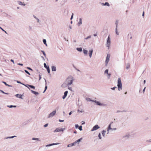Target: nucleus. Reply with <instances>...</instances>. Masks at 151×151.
<instances>
[{"instance_id":"39448f33","label":"nucleus","mask_w":151,"mask_h":151,"mask_svg":"<svg viewBox=\"0 0 151 151\" xmlns=\"http://www.w3.org/2000/svg\"><path fill=\"white\" fill-rule=\"evenodd\" d=\"M110 55L109 54H107L106 57V59L105 61V65L107 66L108 62L109 61Z\"/></svg>"},{"instance_id":"f8f14e48","label":"nucleus","mask_w":151,"mask_h":151,"mask_svg":"<svg viewBox=\"0 0 151 151\" xmlns=\"http://www.w3.org/2000/svg\"><path fill=\"white\" fill-rule=\"evenodd\" d=\"M83 53L84 55L86 56L87 55L88 51L87 50H86L84 48L83 49Z\"/></svg>"},{"instance_id":"9b49d317","label":"nucleus","mask_w":151,"mask_h":151,"mask_svg":"<svg viewBox=\"0 0 151 151\" xmlns=\"http://www.w3.org/2000/svg\"><path fill=\"white\" fill-rule=\"evenodd\" d=\"M59 144H60L59 143H52V144L47 145H46V147H50V146H51L54 145H58Z\"/></svg>"},{"instance_id":"052dcab7","label":"nucleus","mask_w":151,"mask_h":151,"mask_svg":"<svg viewBox=\"0 0 151 151\" xmlns=\"http://www.w3.org/2000/svg\"><path fill=\"white\" fill-rule=\"evenodd\" d=\"M69 28L70 29H72V26L71 25H70L69 26Z\"/></svg>"},{"instance_id":"dca6fc26","label":"nucleus","mask_w":151,"mask_h":151,"mask_svg":"<svg viewBox=\"0 0 151 151\" xmlns=\"http://www.w3.org/2000/svg\"><path fill=\"white\" fill-rule=\"evenodd\" d=\"M76 50L80 52H81L83 51L82 48L81 47L79 48H77Z\"/></svg>"},{"instance_id":"f03ea898","label":"nucleus","mask_w":151,"mask_h":151,"mask_svg":"<svg viewBox=\"0 0 151 151\" xmlns=\"http://www.w3.org/2000/svg\"><path fill=\"white\" fill-rule=\"evenodd\" d=\"M118 90L119 91H120L122 90V86L121 79L118 78L117 80V85Z\"/></svg>"},{"instance_id":"338daca9","label":"nucleus","mask_w":151,"mask_h":151,"mask_svg":"<svg viewBox=\"0 0 151 151\" xmlns=\"http://www.w3.org/2000/svg\"><path fill=\"white\" fill-rule=\"evenodd\" d=\"M11 61L12 62L14 63V60L12 59H11Z\"/></svg>"},{"instance_id":"bf43d9fd","label":"nucleus","mask_w":151,"mask_h":151,"mask_svg":"<svg viewBox=\"0 0 151 151\" xmlns=\"http://www.w3.org/2000/svg\"><path fill=\"white\" fill-rule=\"evenodd\" d=\"M27 68L31 70H32L29 67H27Z\"/></svg>"},{"instance_id":"c9c22d12","label":"nucleus","mask_w":151,"mask_h":151,"mask_svg":"<svg viewBox=\"0 0 151 151\" xmlns=\"http://www.w3.org/2000/svg\"><path fill=\"white\" fill-rule=\"evenodd\" d=\"M108 71H109V70L108 69H106L104 71V73H106L107 74L109 73Z\"/></svg>"},{"instance_id":"58836bf2","label":"nucleus","mask_w":151,"mask_h":151,"mask_svg":"<svg viewBox=\"0 0 151 151\" xmlns=\"http://www.w3.org/2000/svg\"><path fill=\"white\" fill-rule=\"evenodd\" d=\"M47 69L48 73H50V69L49 67H48V68H47V69Z\"/></svg>"},{"instance_id":"e2e57ef3","label":"nucleus","mask_w":151,"mask_h":151,"mask_svg":"<svg viewBox=\"0 0 151 151\" xmlns=\"http://www.w3.org/2000/svg\"><path fill=\"white\" fill-rule=\"evenodd\" d=\"M82 123L81 124L82 125H83L85 124V122H84V121H82Z\"/></svg>"},{"instance_id":"4c0bfd02","label":"nucleus","mask_w":151,"mask_h":151,"mask_svg":"<svg viewBox=\"0 0 151 151\" xmlns=\"http://www.w3.org/2000/svg\"><path fill=\"white\" fill-rule=\"evenodd\" d=\"M107 75V77L108 78V79H109L111 75V74L108 73Z\"/></svg>"},{"instance_id":"680f3d73","label":"nucleus","mask_w":151,"mask_h":151,"mask_svg":"<svg viewBox=\"0 0 151 151\" xmlns=\"http://www.w3.org/2000/svg\"><path fill=\"white\" fill-rule=\"evenodd\" d=\"M73 112V111H70L69 113V114L70 115L71 114H72Z\"/></svg>"},{"instance_id":"09e8293b","label":"nucleus","mask_w":151,"mask_h":151,"mask_svg":"<svg viewBox=\"0 0 151 151\" xmlns=\"http://www.w3.org/2000/svg\"><path fill=\"white\" fill-rule=\"evenodd\" d=\"M47 86H45V90H44V91H43V93H44L45 92V91H46V89H47Z\"/></svg>"},{"instance_id":"4d7b16f0","label":"nucleus","mask_w":151,"mask_h":151,"mask_svg":"<svg viewBox=\"0 0 151 151\" xmlns=\"http://www.w3.org/2000/svg\"><path fill=\"white\" fill-rule=\"evenodd\" d=\"M59 121L60 122H64V120H62L61 119H59Z\"/></svg>"},{"instance_id":"20e7f679","label":"nucleus","mask_w":151,"mask_h":151,"mask_svg":"<svg viewBox=\"0 0 151 151\" xmlns=\"http://www.w3.org/2000/svg\"><path fill=\"white\" fill-rule=\"evenodd\" d=\"M65 129V128H61L60 127L57 128L54 131V132H63Z\"/></svg>"},{"instance_id":"0eeeda50","label":"nucleus","mask_w":151,"mask_h":151,"mask_svg":"<svg viewBox=\"0 0 151 151\" xmlns=\"http://www.w3.org/2000/svg\"><path fill=\"white\" fill-rule=\"evenodd\" d=\"M93 101L95 102L96 103V104L98 105L101 106H106V104L101 103L100 102L98 101H96V100H93Z\"/></svg>"},{"instance_id":"bb28decb","label":"nucleus","mask_w":151,"mask_h":151,"mask_svg":"<svg viewBox=\"0 0 151 151\" xmlns=\"http://www.w3.org/2000/svg\"><path fill=\"white\" fill-rule=\"evenodd\" d=\"M115 32H116V34L117 35H119V32L118 31L117 28H116V29H115Z\"/></svg>"},{"instance_id":"ddd939ff","label":"nucleus","mask_w":151,"mask_h":151,"mask_svg":"<svg viewBox=\"0 0 151 151\" xmlns=\"http://www.w3.org/2000/svg\"><path fill=\"white\" fill-rule=\"evenodd\" d=\"M82 24V19L80 18L79 19V21L78 22L77 25L78 26H80Z\"/></svg>"},{"instance_id":"f704fd0d","label":"nucleus","mask_w":151,"mask_h":151,"mask_svg":"<svg viewBox=\"0 0 151 151\" xmlns=\"http://www.w3.org/2000/svg\"><path fill=\"white\" fill-rule=\"evenodd\" d=\"M98 137L100 139H102V137L101 136V133H100L99 134Z\"/></svg>"},{"instance_id":"8fccbe9b","label":"nucleus","mask_w":151,"mask_h":151,"mask_svg":"<svg viewBox=\"0 0 151 151\" xmlns=\"http://www.w3.org/2000/svg\"><path fill=\"white\" fill-rule=\"evenodd\" d=\"M68 88L69 90H70L71 91H72V88L71 87H68Z\"/></svg>"},{"instance_id":"393cba45","label":"nucleus","mask_w":151,"mask_h":151,"mask_svg":"<svg viewBox=\"0 0 151 151\" xmlns=\"http://www.w3.org/2000/svg\"><path fill=\"white\" fill-rule=\"evenodd\" d=\"M126 69H128L129 68V67H130V64H129V63H127L126 65Z\"/></svg>"},{"instance_id":"a18cd8bd","label":"nucleus","mask_w":151,"mask_h":151,"mask_svg":"<svg viewBox=\"0 0 151 151\" xmlns=\"http://www.w3.org/2000/svg\"><path fill=\"white\" fill-rule=\"evenodd\" d=\"M67 147H72V145L71 144H68V145Z\"/></svg>"},{"instance_id":"412c9836","label":"nucleus","mask_w":151,"mask_h":151,"mask_svg":"<svg viewBox=\"0 0 151 151\" xmlns=\"http://www.w3.org/2000/svg\"><path fill=\"white\" fill-rule=\"evenodd\" d=\"M31 91L32 93H33L35 94V95H37L39 94V93L38 92H36V91H33L32 90Z\"/></svg>"},{"instance_id":"2eb2a0df","label":"nucleus","mask_w":151,"mask_h":151,"mask_svg":"<svg viewBox=\"0 0 151 151\" xmlns=\"http://www.w3.org/2000/svg\"><path fill=\"white\" fill-rule=\"evenodd\" d=\"M68 93V91H66L64 92V95L62 97V98L63 99H65L66 98V97L67 96Z\"/></svg>"},{"instance_id":"13d9d810","label":"nucleus","mask_w":151,"mask_h":151,"mask_svg":"<svg viewBox=\"0 0 151 151\" xmlns=\"http://www.w3.org/2000/svg\"><path fill=\"white\" fill-rule=\"evenodd\" d=\"M23 85L24 86H25L27 87V88H29V87H28V85H29L28 84H27V85H25L24 84H23Z\"/></svg>"},{"instance_id":"69168bd1","label":"nucleus","mask_w":151,"mask_h":151,"mask_svg":"<svg viewBox=\"0 0 151 151\" xmlns=\"http://www.w3.org/2000/svg\"><path fill=\"white\" fill-rule=\"evenodd\" d=\"M0 91L2 93H5V92H4V91H2L1 90H0Z\"/></svg>"},{"instance_id":"79ce46f5","label":"nucleus","mask_w":151,"mask_h":151,"mask_svg":"<svg viewBox=\"0 0 151 151\" xmlns=\"http://www.w3.org/2000/svg\"><path fill=\"white\" fill-rule=\"evenodd\" d=\"M41 52H42L43 55H44L46 57V55L45 52L43 50H42Z\"/></svg>"},{"instance_id":"1a4fd4ad","label":"nucleus","mask_w":151,"mask_h":151,"mask_svg":"<svg viewBox=\"0 0 151 151\" xmlns=\"http://www.w3.org/2000/svg\"><path fill=\"white\" fill-rule=\"evenodd\" d=\"M93 50L92 49H91L88 51V54L90 58H91L92 57V55L93 52Z\"/></svg>"},{"instance_id":"5fc2aeb1","label":"nucleus","mask_w":151,"mask_h":151,"mask_svg":"<svg viewBox=\"0 0 151 151\" xmlns=\"http://www.w3.org/2000/svg\"><path fill=\"white\" fill-rule=\"evenodd\" d=\"M73 13H72V15H71V17L70 18V19H72L73 18Z\"/></svg>"},{"instance_id":"603ef678","label":"nucleus","mask_w":151,"mask_h":151,"mask_svg":"<svg viewBox=\"0 0 151 151\" xmlns=\"http://www.w3.org/2000/svg\"><path fill=\"white\" fill-rule=\"evenodd\" d=\"M116 88V87H114L113 88H111V89L113 90H115V89Z\"/></svg>"},{"instance_id":"f257e3e1","label":"nucleus","mask_w":151,"mask_h":151,"mask_svg":"<svg viewBox=\"0 0 151 151\" xmlns=\"http://www.w3.org/2000/svg\"><path fill=\"white\" fill-rule=\"evenodd\" d=\"M74 81V78L72 77L68 78L66 80L67 85L68 86L71 85Z\"/></svg>"},{"instance_id":"774afa93","label":"nucleus","mask_w":151,"mask_h":151,"mask_svg":"<svg viewBox=\"0 0 151 151\" xmlns=\"http://www.w3.org/2000/svg\"><path fill=\"white\" fill-rule=\"evenodd\" d=\"M73 42L75 43H76V40H73Z\"/></svg>"},{"instance_id":"f3484780","label":"nucleus","mask_w":151,"mask_h":151,"mask_svg":"<svg viewBox=\"0 0 151 151\" xmlns=\"http://www.w3.org/2000/svg\"><path fill=\"white\" fill-rule=\"evenodd\" d=\"M15 96L17 98H19L21 99H23V98L22 97V96L21 95H20L19 94H17L15 95Z\"/></svg>"},{"instance_id":"3c124183","label":"nucleus","mask_w":151,"mask_h":151,"mask_svg":"<svg viewBox=\"0 0 151 151\" xmlns=\"http://www.w3.org/2000/svg\"><path fill=\"white\" fill-rule=\"evenodd\" d=\"M71 144L72 145V146H73L74 145H76V143H75V142H73L72 143H71Z\"/></svg>"},{"instance_id":"aec40b11","label":"nucleus","mask_w":151,"mask_h":151,"mask_svg":"<svg viewBox=\"0 0 151 151\" xmlns=\"http://www.w3.org/2000/svg\"><path fill=\"white\" fill-rule=\"evenodd\" d=\"M102 4L103 6H109L110 5L108 2H106L105 3H102Z\"/></svg>"},{"instance_id":"e433bc0d","label":"nucleus","mask_w":151,"mask_h":151,"mask_svg":"<svg viewBox=\"0 0 151 151\" xmlns=\"http://www.w3.org/2000/svg\"><path fill=\"white\" fill-rule=\"evenodd\" d=\"M78 129L81 131H82V126H79Z\"/></svg>"},{"instance_id":"c03bdc74","label":"nucleus","mask_w":151,"mask_h":151,"mask_svg":"<svg viewBox=\"0 0 151 151\" xmlns=\"http://www.w3.org/2000/svg\"><path fill=\"white\" fill-rule=\"evenodd\" d=\"M75 127L76 129H77L79 127V125L78 124H76L75 125Z\"/></svg>"},{"instance_id":"37998d69","label":"nucleus","mask_w":151,"mask_h":151,"mask_svg":"<svg viewBox=\"0 0 151 151\" xmlns=\"http://www.w3.org/2000/svg\"><path fill=\"white\" fill-rule=\"evenodd\" d=\"M24 71L27 74L30 75V74L26 70H25Z\"/></svg>"},{"instance_id":"a878e982","label":"nucleus","mask_w":151,"mask_h":151,"mask_svg":"<svg viewBox=\"0 0 151 151\" xmlns=\"http://www.w3.org/2000/svg\"><path fill=\"white\" fill-rule=\"evenodd\" d=\"M7 106L9 108L16 107V106H13V105H7Z\"/></svg>"},{"instance_id":"6e6d98bb","label":"nucleus","mask_w":151,"mask_h":151,"mask_svg":"<svg viewBox=\"0 0 151 151\" xmlns=\"http://www.w3.org/2000/svg\"><path fill=\"white\" fill-rule=\"evenodd\" d=\"M17 82L18 83H20L23 85V83H22L20 81H17Z\"/></svg>"},{"instance_id":"72a5a7b5","label":"nucleus","mask_w":151,"mask_h":151,"mask_svg":"<svg viewBox=\"0 0 151 151\" xmlns=\"http://www.w3.org/2000/svg\"><path fill=\"white\" fill-rule=\"evenodd\" d=\"M34 17L35 19H37V20L38 22L39 23L40 22V20L38 19V18H37L35 16H34Z\"/></svg>"},{"instance_id":"a211bd4d","label":"nucleus","mask_w":151,"mask_h":151,"mask_svg":"<svg viewBox=\"0 0 151 151\" xmlns=\"http://www.w3.org/2000/svg\"><path fill=\"white\" fill-rule=\"evenodd\" d=\"M82 139V138H81L80 139H79L76 141L75 142L76 143V144H78L80 141Z\"/></svg>"},{"instance_id":"6ab92c4d","label":"nucleus","mask_w":151,"mask_h":151,"mask_svg":"<svg viewBox=\"0 0 151 151\" xmlns=\"http://www.w3.org/2000/svg\"><path fill=\"white\" fill-rule=\"evenodd\" d=\"M52 68V71H55L56 70V68L55 66H52L51 67Z\"/></svg>"},{"instance_id":"6e6552de","label":"nucleus","mask_w":151,"mask_h":151,"mask_svg":"<svg viewBox=\"0 0 151 151\" xmlns=\"http://www.w3.org/2000/svg\"><path fill=\"white\" fill-rule=\"evenodd\" d=\"M100 128V127L98 125L96 124L93 127L92 129L91 130V132H93L94 131H96L99 129Z\"/></svg>"},{"instance_id":"2f4dec72","label":"nucleus","mask_w":151,"mask_h":151,"mask_svg":"<svg viewBox=\"0 0 151 151\" xmlns=\"http://www.w3.org/2000/svg\"><path fill=\"white\" fill-rule=\"evenodd\" d=\"M91 35H90L89 36H88L87 37H86L84 39L85 40H88V39H89L91 38Z\"/></svg>"},{"instance_id":"de8ad7c7","label":"nucleus","mask_w":151,"mask_h":151,"mask_svg":"<svg viewBox=\"0 0 151 151\" xmlns=\"http://www.w3.org/2000/svg\"><path fill=\"white\" fill-rule=\"evenodd\" d=\"M32 27L30 26L29 27V30H32Z\"/></svg>"},{"instance_id":"cd10ccee","label":"nucleus","mask_w":151,"mask_h":151,"mask_svg":"<svg viewBox=\"0 0 151 151\" xmlns=\"http://www.w3.org/2000/svg\"><path fill=\"white\" fill-rule=\"evenodd\" d=\"M28 85L29 87H30V88H32L34 89L35 88V87L33 86H32V85Z\"/></svg>"},{"instance_id":"423d86ee","label":"nucleus","mask_w":151,"mask_h":151,"mask_svg":"<svg viewBox=\"0 0 151 151\" xmlns=\"http://www.w3.org/2000/svg\"><path fill=\"white\" fill-rule=\"evenodd\" d=\"M56 111L54 110L52 112L50 113L48 115V118H52V117L56 114Z\"/></svg>"},{"instance_id":"c85d7f7f","label":"nucleus","mask_w":151,"mask_h":151,"mask_svg":"<svg viewBox=\"0 0 151 151\" xmlns=\"http://www.w3.org/2000/svg\"><path fill=\"white\" fill-rule=\"evenodd\" d=\"M16 137V136H11V137H7L6 138V139H12V138H13L14 137Z\"/></svg>"},{"instance_id":"9d476101","label":"nucleus","mask_w":151,"mask_h":151,"mask_svg":"<svg viewBox=\"0 0 151 151\" xmlns=\"http://www.w3.org/2000/svg\"><path fill=\"white\" fill-rule=\"evenodd\" d=\"M17 4L20 6H25L26 5L25 3H24V2H22L21 1H17Z\"/></svg>"},{"instance_id":"5701e85b","label":"nucleus","mask_w":151,"mask_h":151,"mask_svg":"<svg viewBox=\"0 0 151 151\" xmlns=\"http://www.w3.org/2000/svg\"><path fill=\"white\" fill-rule=\"evenodd\" d=\"M106 132V131L105 130H103L102 131V134L103 136L104 137L105 136V133Z\"/></svg>"},{"instance_id":"0e129e2a","label":"nucleus","mask_w":151,"mask_h":151,"mask_svg":"<svg viewBox=\"0 0 151 151\" xmlns=\"http://www.w3.org/2000/svg\"><path fill=\"white\" fill-rule=\"evenodd\" d=\"M18 64L19 65H21V66H22L23 65V64H22V63H18Z\"/></svg>"},{"instance_id":"7c9ffc66","label":"nucleus","mask_w":151,"mask_h":151,"mask_svg":"<svg viewBox=\"0 0 151 151\" xmlns=\"http://www.w3.org/2000/svg\"><path fill=\"white\" fill-rule=\"evenodd\" d=\"M77 111H78V112H81V113H82L84 112V111L81 109V110L78 109L77 110Z\"/></svg>"},{"instance_id":"49530a36","label":"nucleus","mask_w":151,"mask_h":151,"mask_svg":"<svg viewBox=\"0 0 151 151\" xmlns=\"http://www.w3.org/2000/svg\"><path fill=\"white\" fill-rule=\"evenodd\" d=\"M48 124H45V125H44V127H47V126H48Z\"/></svg>"},{"instance_id":"4468645a","label":"nucleus","mask_w":151,"mask_h":151,"mask_svg":"<svg viewBox=\"0 0 151 151\" xmlns=\"http://www.w3.org/2000/svg\"><path fill=\"white\" fill-rule=\"evenodd\" d=\"M111 124H110L109 126L108 127L107 129V134H108L109 132V131L110 130H111Z\"/></svg>"},{"instance_id":"864d4df0","label":"nucleus","mask_w":151,"mask_h":151,"mask_svg":"<svg viewBox=\"0 0 151 151\" xmlns=\"http://www.w3.org/2000/svg\"><path fill=\"white\" fill-rule=\"evenodd\" d=\"M116 128H112L111 129V130L112 131H114V130H116Z\"/></svg>"},{"instance_id":"7ed1b4c3","label":"nucleus","mask_w":151,"mask_h":151,"mask_svg":"<svg viewBox=\"0 0 151 151\" xmlns=\"http://www.w3.org/2000/svg\"><path fill=\"white\" fill-rule=\"evenodd\" d=\"M111 43V38L109 36L107 38L106 43L105 45L108 48V49H109L110 47Z\"/></svg>"},{"instance_id":"473e14b6","label":"nucleus","mask_w":151,"mask_h":151,"mask_svg":"<svg viewBox=\"0 0 151 151\" xmlns=\"http://www.w3.org/2000/svg\"><path fill=\"white\" fill-rule=\"evenodd\" d=\"M44 65L45 68L46 69H47V68H48V67H49L48 66H47L46 65V64L45 63H44Z\"/></svg>"},{"instance_id":"4be33fe9","label":"nucleus","mask_w":151,"mask_h":151,"mask_svg":"<svg viewBox=\"0 0 151 151\" xmlns=\"http://www.w3.org/2000/svg\"><path fill=\"white\" fill-rule=\"evenodd\" d=\"M32 140H36L38 141H40V140L38 138H33L32 139Z\"/></svg>"},{"instance_id":"a19ab883","label":"nucleus","mask_w":151,"mask_h":151,"mask_svg":"<svg viewBox=\"0 0 151 151\" xmlns=\"http://www.w3.org/2000/svg\"><path fill=\"white\" fill-rule=\"evenodd\" d=\"M147 142H151V139H150L147 140L146 141Z\"/></svg>"},{"instance_id":"ea45409f","label":"nucleus","mask_w":151,"mask_h":151,"mask_svg":"<svg viewBox=\"0 0 151 151\" xmlns=\"http://www.w3.org/2000/svg\"><path fill=\"white\" fill-rule=\"evenodd\" d=\"M118 23V21H116V23H115V24H116V28H117Z\"/></svg>"},{"instance_id":"c756f323","label":"nucleus","mask_w":151,"mask_h":151,"mask_svg":"<svg viewBox=\"0 0 151 151\" xmlns=\"http://www.w3.org/2000/svg\"><path fill=\"white\" fill-rule=\"evenodd\" d=\"M43 42L44 44H45L46 46H47L46 40L45 39H43Z\"/></svg>"},{"instance_id":"b1692460","label":"nucleus","mask_w":151,"mask_h":151,"mask_svg":"<svg viewBox=\"0 0 151 151\" xmlns=\"http://www.w3.org/2000/svg\"><path fill=\"white\" fill-rule=\"evenodd\" d=\"M2 83H4V84L6 86H8L9 87H11L12 86L10 85H9L8 84H7L5 82L2 81Z\"/></svg>"}]
</instances>
